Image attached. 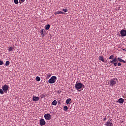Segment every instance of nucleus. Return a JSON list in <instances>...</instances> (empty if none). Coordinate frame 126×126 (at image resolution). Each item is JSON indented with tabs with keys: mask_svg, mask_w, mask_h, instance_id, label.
<instances>
[{
	"mask_svg": "<svg viewBox=\"0 0 126 126\" xmlns=\"http://www.w3.org/2000/svg\"><path fill=\"white\" fill-rule=\"evenodd\" d=\"M35 79H36V81H40L41 80L40 78L39 77H38V76H37L36 77Z\"/></svg>",
	"mask_w": 126,
	"mask_h": 126,
	"instance_id": "21",
	"label": "nucleus"
},
{
	"mask_svg": "<svg viewBox=\"0 0 126 126\" xmlns=\"http://www.w3.org/2000/svg\"><path fill=\"white\" fill-rule=\"evenodd\" d=\"M57 79V77L56 76H52L51 78L48 80V83L49 84H54L56 82Z\"/></svg>",
	"mask_w": 126,
	"mask_h": 126,
	"instance_id": "3",
	"label": "nucleus"
},
{
	"mask_svg": "<svg viewBox=\"0 0 126 126\" xmlns=\"http://www.w3.org/2000/svg\"><path fill=\"white\" fill-rule=\"evenodd\" d=\"M51 27V26L50 24H47L46 26H45V30H49Z\"/></svg>",
	"mask_w": 126,
	"mask_h": 126,
	"instance_id": "15",
	"label": "nucleus"
},
{
	"mask_svg": "<svg viewBox=\"0 0 126 126\" xmlns=\"http://www.w3.org/2000/svg\"><path fill=\"white\" fill-rule=\"evenodd\" d=\"M99 60L102 61L103 63H105V60L104 59L103 57L102 56H99Z\"/></svg>",
	"mask_w": 126,
	"mask_h": 126,
	"instance_id": "16",
	"label": "nucleus"
},
{
	"mask_svg": "<svg viewBox=\"0 0 126 126\" xmlns=\"http://www.w3.org/2000/svg\"><path fill=\"white\" fill-rule=\"evenodd\" d=\"M40 33V34L41 35V36L42 37H44V36H45L47 34L46 31L44 29H41Z\"/></svg>",
	"mask_w": 126,
	"mask_h": 126,
	"instance_id": "6",
	"label": "nucleus"
},
{
	"mask_svg": "<svg viewBox=\"0 0 126 126\" xmlns=\"http://www.w3.org/2000/svg\"><path fill=\"white\" fill-rule=\"evenodd\" d=\"M39 124H40V126H43L45 125L46 122L44 120V119H40V121H39Z\"/></svg>",
	"mask_w": 126,
	"mask_h": 126,
	"instance_id": "9",
	"label": "nucleus"
},
{
	"mask_svg": "<svg viewBox=\"0 0 126 126\" xmlns=\"http://www.w3.org/2000/svg\"><path fill=\"white\" fill-rule=\"evenodd\" d=\"M45 96H46V95H45L44 94H41V95H40V97L41 98H43Z\"/></svg>",
	"mask_w": 126,
	"mask_h": 126,
	"instance_id": "25",
	"label": "nucleus"
},
{
	"mask_svg": "<svg viewBox=\"0 0 126 126\" xmlns=\"http://www.w3.org/2000/svg\"><path fill=\"white\" fill-rule=\"evenodd\" d=\"M109 63L114 64V66H117L118 63V61L117 60V58L115 57V58H113V60L112 61L110 62Z\"/></svg>",
	"mask_w": 126,
	"mask_h": 126,
	"instance_id": "4",
	"label": "nucleus"
},
{
	"mask_svg": "<svg viewBox=\"0 0 126 126\" xmlns=\"http://www.w3.org/2000/svg\"><path fill=\"white\" fill-rule=\"evenodd\" d=\"M112 0H109V1H111Z\"/></svg>",
	"mask_w": 126,
	"mask_h": 126,
	"instance_id": "34",
	"label": "nucleus"
},
{
	"mask_svg": "<svg viewBox=\"0 0 126 126\" xmlns=\"http://www.w3.org/2000/svg\"><path fill=\"white\" fill-rule=\"evenodd\" d=\"M50 76H51L50 74L47 75V77H50Z\"/></svg>",
	"mask_w": 126,
	"mask_h": 126,
	"instance_id": "32",
	"label": "nucleus"
},
{
	"mask_svg": "<svg viewBox=\"0 0 126 126\" xmlns=\"http://www.w3.org/2000/svg\"><path fill=\"white\" fill-rule=\"evenodd\" d=\"M103 121H106L107 120V117L106 116H105L104 119H102Z\"/></svg>",
	"mask_w": 126,
	"mask_h": 126,
	"instance_id": "31",
	"label": "nucleus"
},
{
	"mask_svg": "<svg viewBox=\"0 0 126 126\" xmlns=\"http://www.w3.org/2000/svg\"><path fill=\"white\" fill-rule=\"evenodd\" d=\"M63 12H68V9L67 8H63Z\"/></svg>",
	"mask_w": 126,
	"mask_h": 126,
	"instance_id": "24",
	"label": "nucleus"
},
{
	"mask_svg": "<svg viewBox=\"0 0 126 126\" xmlns=\"http://www.w3.org/2000/svg\"><path fill=\"white\" fill-rule=\"evenodd\" d=\"M8 52H11V51H13L14 50V47H13L12 46H9L8 47Z\"/></svg>",
	"mask_w": 126,
	"mask_h": 126,
	"instance_id": "17",
	"label": "nucleus"
},
{
	"mask_svg": "<svg viewBox=\"0 0 126 126\" xmlns=\"http://www.w3.org/2000/svg\"><path fill=\"white\" fill-rule=\"evenodd\" d=\"M117 82H118V80L117 78H114L113 79H111L109 82V85L110 86L113 87L114 85L117 84Z\"/></svg>",
	"mask_w": 126,
	"mask_h": 126,
	"instance_id": "2",
	"label": "nucleus"
},
{
	"mask_svg": "<svg viewBox=\"0 0 126 126\" xmlns=\"http://www.w3.org/2000/svg\"><path fill=\"white\" fill-rule=\"evenodd\" d=\"M122 50H123V51H126V49H124V48H123V49H122Z\"/></svg>",
	"mask_w": 126,
	"mask_h": 126,
	"instance_id": "33",
	"label": "nucleus"
},
{
	"mask_svg": "<svg viewBox=\"0 0 126 126\" xmlns=\"http://www.w3.org/2000/svg\"><path fill=\"white\" fill-rule=\"evenodd\" d=\"M0 94H4L3 91L2 89H0Z\"/></svg>",
	"mask_w": 126,
	"mask_h": 126,
	"instance_id": "28",
	"label": "nucleus"
},
{
	"mask_svg": "<svg viewBox=\"0 0 126 126\" xmlns=\"http://www.w3.org/2000/svg\"><path fill=\"white\" fill-rule=\"evenodd\" d=\"M114 55H112L111 56H110L109 57V59H111V60H113V58H114Z\"/></svg>",
	"mask_w": 126,
	"mask_h": 126,
	"instance_id": "26",
	"label": "nucleus"
},
{
	"mask_svg": "<svg viewBox=\"0 0 126 126\" xmlns=\"http://www.w3.org/2000/svg\"><path fill=\"white\" fill-rule=\"evenodd\" d=\"M55 14L56 15H57V14H65V13L63 11L59 10V11H57V12H55Z\"/></svg>",
	"mask_w": 126,
	"mask_h": 126,
	"instance_id": "12",
	"label": "nucleus"
},
{
	"mask_svg": "<svg viewBox=\"0 0 126 126\" xmlns=\"http://www.w3.org/2000/svg\"><path fill=\"white\" fill-rule=\"evenodd\" d=\"M10 64V62L9 61L6 62V63H5V65L8 66Z\"/></svg>",
	"mask_w": 126,
	"mask_h": 126,
	"instance_id": "22",
	"label": "nucleus"
},
{
	"mask_svg": "<svg viewBox=\"0 0 126 126\" xmlns=\"http://www.w3.org/2000/svg\"><path fill=\"white\" fill-rule=\"evenodd\" d=\"M8 88V86L6 85H4V86L2 87V89H3V91H4V92H5V93H6L7 92Z\"/></svg>",
	"mask_w": 126,
	"mask_h": 126,
	"instance_id": "8",
	"label": "nucleus"
},
{
	"mask_svg": "<svg viewBox=\"0 0 126 126\" xmlns=\"http://www.w3.org/2000/svg\"><path fill=\"white\" fill-rule=\"evenodd\" d=\"M124 102L125 99H124L123 98H120L117 101V102L120 104H123Z\"/></svg>",
	"mask_w": 126,
	"mask_h": 126,
	"instance_id": "10",
	"label": "nucleus"
},
{
	"mask_svg": "<svg viewBox=\"0 0 126 126\" xmlns=\"http://www.w3.org/2000/svg\"><path fill=\"white\" fill-rule=\"evenodd\" d=\"M3 64V61H1L0 60V65H2Z\"/></svg>",
	"mask_w": 126,
	"mask_h": 126,
	"instance_id": "29",
	"label": "nucleus"
},
{
	"mask_svg": "<svg viewBox=\"0 0 126 126\" xmlns=\"http://www.w3.org/2000/svg\"><path fill=\"white\" fill-rule=\"evenodd\" d=\"M119 33L121 35L120 36L121 37H126V30H121L120 31Z\"/></svg>",
	"mask_w": 126,
	"mask_h": 126,
	"instance_id": "5",
	"label": "nucleus"
},
{
	"mask_svg": "<svg viewBox=\"0 0 126 126\" xmlns=\"http://www.w3.org/2000/svg\"><path fill=\"white\" fill-rule=\"evenodd\" d=\"M14 3L16 4H17L19 3V0H14Z\"/></svg>",
	"mask_w": 126,
	"mask_h": 126,
	"instance_id": "23",
	"label": "nucleus"
},
{
	"mask_svg": "<svg viewBox=\"0 0 126 126\" xmlns=\"http://www.w3.org/2000/svg\"><path fill=\"white\" fill-rule=\"evenodd\" d=\"M25 1V0H19V3H20V4H21V3H22L23 2H24Z\"/></svg>",
	"mask_w": 126,
	"mask_h": 126,
	"instance_id": "27",
	"label": "nucleus"
},
{
	"mask_svg": "<svg viewBox=\"0 0 126 126\" xmlns=\"http://www.w3.org/2000/svg\"><path fill=\"white\" fill-rule=\"evenodd\" d=\"M117 65L118 66H121L122 65V63H118Z\"/></svg>",
	"mask_w": 126,
	"mask_h": 126,
	"instance_id": "30",
	"label": "nucleus"
},
{
	"mask_svg": "<svg viewBox=\"0 0 126 126\" xmlns=\"http://www.w3.org/2000/svg\"><path fill=\"white\" fill-rule=\"evenodd\" d=\"M85 86L83 85V84H82L81 83H76L75 85V88L76 89V90H77L79 92H81L82 90H83V89L80 90L82 88H85Z\"/></svg>",
	"mask_w": 126,
	"mask_h": 126,
	"instance_id": "1",
	"label": "nucleus"
},
{
	"mask_svg": "<svg viewBox=\"0 0 126 126\" xmlns=\"http://www.w3.org/2000/svg\"><path fill=\"white\" fill-rule=\"evenodd\" d=\"M68 109V108L67 106H64L63 107V110L64 111H67Z\"/></svg>",
	"mask_w": 126,
	"mask_h": 126,
	"instance_id": "20",
	"label": "nucleus"
},
{
	"mask_svg": "<svg viewBox=\"0 0 126 126\" xmlns=\"http://www.w3.org/2000/svg\"><path fill=\"white\" fill-rule=\"evenodd\" d=\"M44 117L45 120L49 121L51 119V115L48 113H47L44 115Z\"/></svg>",
	"mask_w": 126,
	"mask_h": 126,
	"instance_id": "7",
	"label": "nucleus"
},
{
	"mask_svg": "<svg viewBox=\"0 0 126 126\" xmlns=\"http://www.w3.org/2000/svg\"><path fill=\"white\" fill-rule=\"evenodd\" d=\"M106 126H113V124L110 121H108L104 124Z\"/></svg>",
	"mask_w": 126,
	"mask_h": 126,
	"instance_id": "11",
	"label": "nucleus"
},
{
	"mask_svg": "<svg viewBox=\"0 0 126 126\" xmlns=\"http://www.w3.org/2000/svg\"><path fill=\"white\" fill-rule=\"evenodd\" d=\"M117 60L120 63H126V62L124 60H122V59L120 58V57H118Z\"/></svg>",
	"mask_w": 126,
	"mask_h": 126,
	"instance_id": "13",
	"label": "nucleus"
},
{
	"mask_svg": "<svg viewBox=\"0 0 126 126\" xmlns=\"http://www.w3.org/2000/svg\"><path fill=\"white\" fill-rule=\"evenodd\" d=\"M71 101V98H68L65 101V103L68 104H69L70 101Z\"/></svg>",
	"mask_w": 126,
	"mask_h": 126,
	"instance_id": "18",
	"label": "nucleus"
},
{
	"mask_svg": "<svg viewBox=\"0 0 126 126\" xmlns=\"http://www.w3.org/2000/svg\"><path fill=\"white\" fill-rule=\"evenodd\" d=\"M52 105L56 106L57 104V101L56 100H54L52 102Z\"/></svg>",
	"mask_w": 126,
	"mask_h": 126,
	"instance_id": "19",
	"label": "nucleus"
},
{
	"mask_svg": "<svg viewBox=\"0 0 126 126\" xmlns=\"http://www.w3.org/2000/svg\"><path fill=\"white\" fill-rule=\"evenodd\" d=\"M39 97H37V96H33V98H32V100L33 101L36 102L38 100H39Z\"/></svg>",
	"mask_w": 126,
	"mask_h": 126,
	"instance_id": "14",
	"label": "nucleus"
}]
</instances>
